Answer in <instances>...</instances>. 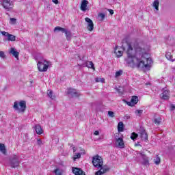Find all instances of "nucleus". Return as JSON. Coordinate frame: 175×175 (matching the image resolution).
Returning a JSON list of instances; mask_svg holds the SVG:
<instances>
[{
	"instance_id": "1",
	"label": "nucleus",
	"mask_w": 175,
	"mask_h": 175,
	"mask_svg": "<svg viewBox=\"0 0 175 175\" xmlns=\"http://www.w3.org/2000/svg\"><path fill=\"white\" fill-rule=\"evenodd\" d=\"M127 57L125 62L129 68H145L148 69L151 65V59L148 57V53L146 49L138 46L135 49V53L133 47L131 44H128L126 51Z\"/></svg>"
},
{
	"instance_id": "2",
	"label": "nucleus",
	"mask_w": 175,
	"mask_h": 175,
	"mask_svg": "<svg viewBox=\"0 0 175 175\" xmlns=\"http://www.w3.org/2000/svg\"><path fill=\"white\" fill-rule=\"evenodd\" d=\"M92 163H93L94 167L100 169L96 172L95 175H102L107 173V172H110V167H103V159L99 155L93 157Z\"/></svg>"
},
{
	"instance_id": "3",
	"label": "nucleus",
	"mask_w": 175,
	"mask_h": 175,
	"mask_svg": "<svg viewBox=\"0 0 175 175\" xmlns=\"http://www.w3.org/2000/svg\"><path fill=\"white\" fill-rule=\"evenodd\" d=\"M13 108L14 110H18L20 113H25L27 109V102L25 100H21L19 103L15 101Z\"/></svg>"
},
{
	"instance_id": "4",
	"label": "nucleus",
	"mask_w": 175,
	"mask_h": 175,
	"mask_svg": "<svg viewBox=\"0 0 175 175\" xmlns=\"http://www.w3.org/2000/svg\"><path fill=\"white\" fill-rule=\"evenodd\" d=\"M50 62L47 60H44V63L41 62H38L37 66L39 72H47V69H49V65Z\"/></svg>"
},
{
	"instance_id": "5",
	"label": "nucleus",
	"mask_w": 175,
	"mask_h": 175,
	"mask_svg": "<svg viewBox=\"0 0 175 175\" xmlns=\"http://www.w3.org/2000/svg\"><path fill=\"white\" fill-rule=\"evenodd\" d=\"M2 6L7 12H12L14 8V4L10 0H3Z\"/></svg>"
},
{
	"instance_id": "6",
	"label": "nucleus",
	"mask_w": 175,
	"mask_h": 175,
	"mask_svg": "<svg viewBox=\"0 0 175 175\" xmlns=\"http://www.w3.org/2000/svg\"><path fill=\"white\" fill-rule=\"evenodd\" d=\"M10 165L11 167L14 169L20 166V161H18V157H17V155L14 154L13 157L10 159Z\"/></svg>"
},
{
	"instance_id": "7",
	"label": "nucleus",
	"mask_w": 175,
	"mask_h": 175,
	"mask_svg": "<svg viewBox=\"0 0 175 175\" xmlns=\"http://www.w3.org/2000/svg\"><path fill=\"white\" fill-rule=\"evenodd\" d=\"M118 136H120V133H116L115 139L118 144V147H119V148H125V144L124 143V139L121 137L117 138V137Z\"/></svg>"
},
{
	"instance_id": "8",
	"label": "nucleus",
	"mask_w": 175,
	"mask_h": 175,
	"mask_svg": "<svg viewBox=\"0 0 175 175\" xmlns=\"http://www.w3.org/2000/svg\"><path fill=\"white\" fill-rule=\"evenodd\" d=\"M85 21L88 23V26H87L88 31L92 32V31H94V22H92V20H91V18L88 17H86L85 18Z\"/></svg>"
},
{
	"instance_id": "9",
	"label": "nucleus",
	"mask_w": 175,
	"mask_h": 175,
	"mask_svg": "<svg viewBox=\"0 0 175 175\" xmlns=\"http://www.w3.org/2000/svg\"><path fill=\"white\" fill-rule=\"evenodd\" d=\"M80 10L82 12H87V10H90V9L88 8V1L82 0L81 6H80Z\"/></svg>"
},
{
	"instance_id": "10",
	"label": "nucleus",
	"mask_w": 175,
	"mask_h": 175,
	"mask_svg": "<svg viewBox=\"0 0 175 175\" xmlns=\"http://www.w3.org/2000/svg\"><path fill=\"white\" fill-rule=\"evenodd\" d=\"M160 98L164 100H167L170 98V93H169V91L167 90H164L163 93L160 94Z\"/></svg>"
},
{
	"instance_id": "11",
	"label": "nucleus",
	"mask_w": 175,
	"mask_h": 175,
	"mask_svg": "<svg viewBox=\"0 0 175 175\" xmlns=\"http://www.w3.org/2000/svg\"><path fill=\"white\" fill-rule=\"evenodd\" d=\"M67 94L68 95H72V96H80V93L70 88L67 90Z\"/></svg>"
},
{
	"instance_id": "12",
	"label": "nucleus",
	"mask_w": 175,
	"mask_h": 175,
	"mask_svg": "<svg viewBox=\"0 0 175 175\" xmlns=\"http://www.w3.org/2000/svg\"><path fill=\"white\" fill-rule=\"evenodd\" d=\"M139 135L142 140H144V142L148 141V134L147 133V131H146V130L141 131Z\"/></svg>"
},
{
	"instance_id": "13",
	"label": "nucleus",
	"mask_w": 175,
	"mask_h": 175,
	"mask_svg": "<svg viewBox=\"0 0 175 175\" xmlns=\"http://www.w3.org/2000/svg\"><path fill=\"white\" fill-rule=\"evenodd\" d=\"M72 172L75 175H85L84 172L78 167H72Z\"/></svg>"
},
{
	"instance_id": "14",
	"label": "nucleus",
	"mask_w": 175,
	"mask_h": 175,
	"mask_svg": "<svg viewBox=\"0 0 175 175\" xmlns=\"http://www.w3.org/2000/svg\"><path fill=\"white\" fill-rule=\"evenodd\" d=\"M138 154H139V155H141V157L144 161L143 165L148 166V165H150V161L148 160V157L146 155V154H144V152H139Z\"/></svg>"
},
{
	"instance_id": "15",
	"label": "nucleus",
	"mask_w": 175,
	"mask_h": 175,
	"mask_svg": "<svg viewBox=\"0 0 175 175\" xmlns=\"http://www.w3.org/2000/svg\"><path fill=\"white\" fill-rule=\"evenodd\" d=\"M10 54H12L13 57H15L16 59H18V55H20V53L16 50V48H11Z\"/></svg>"
},
{
	"instance_id": "16",
	"label": "nucleus",
	"mask_w": 175,
	"mask_h": 175,
	"mask_svg": "<svg viewBox=\"0 0 175 175\" xmlns=\"http://www.w3.org/2000/svg\"><path fill=\"white\" fill-rule=\"evenodd\" d=\"M34 128L37 135H42L43 133V129H42V126H40V124H36Z\"/></svg>"
},
{
	"instance_id": "17",
	"label": "nucleus",
	"mask_w": 175,
	"mask_h": 175,
	"mask_svg": "<svg viewBox=\"0 0 175 175\" xmlns=\"http://www.w3.org/2000/svg\"><path fill=\"white\" fill-rule=\"evenodd\" d=\"M64 33H65L66 39L68 41L72 39V32H70V31L66 30V31H64Z\"/></svg>"
},
{
	"instance_id": "18",
	"label": "nucleus",
	"mask_w": 175,
	"mask_h": 175,
	"mask_svg": "<svg viewBox=\"0 0 175 175\" xmlns=\"http://www.w3.org/2000/svg\"><path fill=\"white\" fill-rule=\"evenodd\" d=\"M165 57H166L167 59H168V61H172V62H174L175 59H173V55H172V53L167 52L165 54Z\"/></svg>"
},
{
	"instance_id": "19",
	"label": "nucleus",
	"mask_w": 175,
	"mask_h": 175,
	"mask_svg": "<svg viewBox=\"0 0 175 175\" xmlns=\"http://www.w3.org/2000/svg\"><path fill=\"white\" fill-rule=\"evenodd\" d=\"M154 124H155V125H157V126L161 125V122H162V118L161 117H158V118H155L153 120Z\"/></svg>"
},
{
	"instance_id": "20",
	"label": "nucleus",
	"mask_w": 175,
	"mask_h": 175,
	"mask_svg": "<svg viewBox=\"0 0 175 175\" xmlns=\"http://www.w3.org/2000/svg\"><path fill=\"white\" fill-rule=\"evenodd\" d=\"M85 66L95 70V66L94 65V63L92 62H86Z\"/></svg>"
},
{
	"instance_id": "21",
	"label": "nucleus",
	"mask_w": 175,
	"mask_h": 175,
	"mask_svg": "<svg viewBox=\"0 0 175 175\" xmlns=\"http://www.w3.org/2000/svg\"><path fill=\"white\" fill-rule=\"evenodd\" d=\"M131 102L132 105H137V102H139V97H137V96H133Z\"/></svg>"
},
{
	"instance_id": "22",
	"label": "nucleus",
	"mask_w": 175,
	"mask_h": 175,
	"mask_svg": "<svg viewBox=\"0 0 175 175\" xmlns=\"http://www.w3.org/2000/svg\"><path fill=\"white\" fill-rule=\"evenodd\" d=\"M57 31L64 33V32H66V29H65L64 27H61L59 26H57V27H55L54 31L57 32Z\"/></svg>"
},
{
	"instance_id": "23",
	"label": "nucleus",
	"mask_w": 175,
	"mask_h": 175,
	"mask_svg": "<svg viewBox=\"0 0 175 175\" xmlns=\"http://www.w3.org/2000/svg\"><path fill=\"white\" fill-rule=\"evenodd\" d=\"M118 132H124V122H119L118 124Z\"/></svg>"
},
{
	"instance_id": "24",
	"label": "nucleus",
	"mask_w": 175,
	"mask_h": 175,
	"mask_svg": "<svg viewBox=\"0 0 175 175\" xmlns=\"http://www.w3.org/2000/svg\"><path fill=\"white\" fill-rule=\"evenodd\" d=\"M0 151L4 155H6L7 151L6 148L5 147V144H0Z\"/></svg>"
},
{
	"instance_id": "25",
	"label": "nucleus",
	"mask_w": 175,
	"mask_h": 175,
	"mask_svg": "<svg viewBox=\"0 0 175 175\" xmlns=\"http://www.w3.org/2000/svg\"><path fill=\"white\" fill-rule=\"evenodd\" d=\"M153 7L154 8V9H156L157 10H159V1L158 0H155L153 2Z\"/></svg>"
},
{
	"instance_id": "26",
	"label": "nucleus",
	"mask_w": 175,
	"mask_h": 175,
	"mask_svg": "<svg viewBox=\"0 0 175 175\" xmlns=\"http://www.w3.org/2000/svg\"><path fill=\"white\" fill-rule=\"evenodd\" d=\"M54 173L55 175H62L63 173H64V170H59L58 168H56L55 170H54Z\"/></svg>"
},
{
	"instance_id": "27",
	"label": "nucleus",
	"mask_w": 175,
	"mask_h": 175,
	"mask_svg": "<svg viewBox=\"0 0 175 175\" xmlns=\"http://www.w3.org/2000/svg\"><path fill=\"white\" fill-rule=\"evenodd\" d=\"M8 40L10 42H14L16 41V36H13L12 34H10L8 36Z\"/></svg>"
},
{
	"instance_id": "28",
	"label": "nucleus",
	"mask_w": 175,
	"mask_h": 175,
	"mask_svg": "<svg viewBox=\"0 0 175 175\" xmlns=\"http://www.w3.org/2000/svg\"><path fill=\"white\" fill-rule=\"evenodd\" d=\"M47 95L51 99H55V96L53 95V91L51 90H48Z\"/></svg>"
},
{
	"instance_id": "29",
	"label": "nucleus",
	"mask_w": 175,
	"mask_h": 175,
	"mask_svg": "<svg viewBox=\"0 0 175 175\" xmlns=\"http://www.w3.org/2000/svg\"><path fill=\"white\" fill-rule=\"evenodd\" d=\"M115 53L118 58H120V57H122L123 52L121 51H118L117 52V46L115 48Z\"/></svg>"
},
{
	"instance_id": "30",
	"label": "nucleus",
	"mask_w": 175,
	"mask_h": 175,
	"mask_svg": "<svg viewBox=\"0 0 175 175\" xmlns=\"http://www.w3.org/2000/svg\"><path fill=\"white\" fill-rule=\"evenodd\" d=\"M135 113L137 116V117H141L142 115L143 114V110H142V109H137L135 111Z\"/></svg>"
},
{
	"instance_id": "31",
	"label": "nucleus",
	"mask_w": 175,
	"mask_h": 175,
	"mask_svg": "<svg viewBox=\"0 0 175 175\" xmlns=\"http://www.w3.org/2000/svg\"><path fill=\"white\" fill-rule=\"evenodd\" d=\"M139 137V135L135 132L132 133L131 135V140H136V138Z\"/></svg>"
},
{
	"instance_id": "32",
	"label": "nucleus",
	"mask_w": 175,
	"mask_h": 175,
	"mask_svg": "<svg viewBox=\"0 0 175 175\" xmlns=\"http://www.w3.org/2000/svg\"><path fill=\"white\" fill-rule=\"evenodd\" d=\"M154 162L155 165H159L161 163V157L157 155L156 158L154 159Z\"/></svg>"
},
{
	"instance_id": "33",
	"label": "nucleus",
	"mask_w": 175,
	"mask_h": 175,
	"mask_svg": "<svg viewBox=\"0 0 175 175\" xmlns=\"http://www.w3.org/2000/svg\"><path fill=\"white\" fill-rule=\"evenodd\" d=\"M81 158V154L80 153H75V154L73 157V161H76V159H79Z\"/></svg>"
},
{
	"instance_id": "34",
	"label": "nucleus",
	"mask_w": 175,
	"mask_h": 175,
	"mask_svg": "<svg viewBox=\"0 0 175 175\" xmlns=\"http://www.w3.org/2000/svg\"><path fill=\"white\" fill-rule=\"evenodd\" d=\"M98 17H100V21H103V20H105V17H106V15L103 13H98Z\"/></svg>"
},
{
	"instance_id": "35",
	"label": "nucleus",
	"mask_w": 175,
	"mask_h": 175,
	"mask_svg": "<svg viewBox=\"0 0 175 175\" xmlns=\"http://www.w3.org/2000/svg\"><path fill=\"white\" fill-rule=\"evenodd\" d=\"M96 83H105V78H95Z\"/></svg>"
},
{
	"instance_id": "36",
	"label": "nucleus",
	"mask_w": 175,
	"mask_h": 175,
	"mask_svg": "<svg viewBox=\"0 0 175 175\" xmlns=\"http://www.w3.org/2000/svg\"><path fill=\"white\" fill-rule=\"evenodd\" d=\"M121 75H122V70H120L117 71L115 74V77H120V76H121Z\"/></svg>"
},
{
	"instance_id": "37",
	"label": "nucleus",
	"mask_w": 175,
	"mask_h": 175,
	"mask_svg": "<svg viewBox=\"0 0 175 175\" xmlns=\"http://www.w3.org/2000/svg\"><path fill=\"white\" fill-rule=\"evenodd\" d=\"M108 116H109V117H111V118H114L115 117L114 112H113L111 111H109Z\"/></svg>"
},
{
	"instance_id": "38",
	"label": "nucleus",
	"mask_w": 175,
	"mask_h": 175,
	"mask_svg": "<svg viewBox=\"0 0 175 175\" xmlns=\"http://www.w3.org/2000/svg\"><path fill=\"white\" fill-rule=\"evenodd\" d=\"M10 23L12 24L13 25H14V24H16V18H10Z\"/></svg>"
},
{
	"instance_id": "39",
	"label": "nucleus",
	"mask_w": 175,
	"mask_h": 175,
	"mask_svg": "<svg viewBox=\"0 0 175 175\" xmlns=\"http://www.w3.org/2000/svg\"><path fill=\"white\" fill-rule=\"evenodd\" d=\"M10 33L6 32V31H1V35H3V36H6L7 38L9 36Z\"/></svg>"
},
{
	"instance_id": "40",
	"label": "nucleus",
	"mask_w": 175,
	"mask_h": 175,
	"mask_svg": "<svg viewBox=\"0 0 175 175\" xmlns=\"http://www.w3.org/2000/svg\"><path fill=\"white\" fill-rule=\"evenodd\" d=\"M1 58H5V53L3 51H0Z\"/></svg>"
},
{
	"instance_id": "41",
	"label": "nucleus",
	"mask_w": 175,
	"mask_h": 175,
	"mask_svg": "<svg viewBox=\"0 0 175 175\" xmlns=\"http://www.w3.org/2000/svg\"><path fill=\"white\" fill-rule=\"evenodd\" d=\"M174 109H175V105H173V104H172V105H170V110H171L172 111H173V110H174Z\"/></svg>"
},
{
	"instance_id": "42",
	"label": "nucleus",
	"mask_w": 175,
	"mask_h": 175,
	"mask_svg": "<svg viewBox=\"0 0 175 175\" xmlns=\"http://www.w3.org/2000/svg\"><path fill=\"white\" fill-rule=\"evenodd\" d=\"M108 12H109L110 14L111 15L114 14V10L111 9H108Z\"/></svg>"
},
{
	"instance_id": "43",
	"label": "nucleus",
	"mask_w": 175,
	"mask_h": 175,
	"mask_svg": "<svg viewBox=\"0 0 175 175\" xmlns=\"http://www.w3.org/2000/svg\"><path fill=\"white\" fill-rule=\"evenodd\" d=\"M52 2H53V3H55V5H58V3H59L58 0H52Z\"/></svg>"
},
{
	"instance_id": "44",
	"label": "nucleus",
	"mask_w": 175,
	"mask_h": 175,
	"mask_svg": "<svg viewBox=\"0 0 175 175\" xmlns=\"http://www.w3.org/2000/svg\"><path fill=\"white\" fill-rule=\"evenodd\" d=\"M37 142H38V144L39 146H41V144H42V139H38L37 140Z\"/></svg>"
},
{
	"instance_id": "45",
	"label": "nucleus",
	"mask_w": 175,
	"mask_h": 175,
	"mask_svg": "<svg viewBox=\"0 0 175 175\" xmlns=\"http://www.w3.org/2000/svg\"><path fill=\"white\" fill-rule=\"evenodd\" d=\"M94 135L95 136H99V132L98 131H94Z\"/></svg>"
},
{
	"instance_id": "46",
	"label": "nucleus",
	"mask_w": 175,
	"mask_h": 175,
	"mask_svg": "<svg viewBox=\"0 0 175 175\" xmlns=\"http://www.w3.org/2000/svg\"><path fill=\"white\" fill-rule=\"evenodd\" d=\"M127 105H128V106H133L132 105V102L131 101V102H127Z\"/></svg>"
},
{
	"instance_id": "47",
	"label": "nucleus",
	"mask_w": 175,
	"mask_h": 175,
	"mask_svg": "<svg viewBox=\"0 0 175 175\" xmlns=\"http://www.w3.org/2000/svg\"><path fill=\"white\" fill-rule=\"evenodd\" d=\"M72 150H73V152H76V148L73 147Z\"/></svg>"
}]
</instances>
